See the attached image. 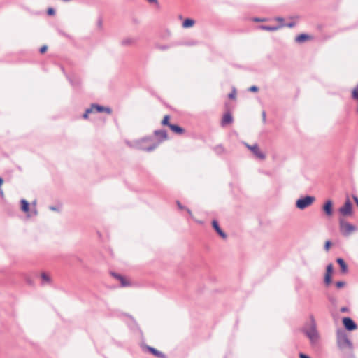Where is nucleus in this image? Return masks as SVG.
I'll return each mask as SVG.
<instances>
[{"instance_id": "obj_1", "label": "nucleus", "mask_w": 358, "mask_h": 358, "mask_svg": "<svg viewBox=\"0 0 358 358\" xmlns=\"http://www.w3.org/2000/svg\"><path fill=\"white\" fill-rule=\"evenodd\" d=\"M151 140L150 137H144L141 139L136 140L134 141H126L127 145L134 149L144 150L146 152H152L159 145V143H155L148 147L143 146V143Z\"/></svg>"}, {"instance_id": "obj_2", "label": "nucleus", "mask_w": 358, "mask_h": 358, "mask_svg": "<svg viewBox=\"0 0 358 358\" xmlns=\"http://www.w3.org/2000/svg\"><path fill=\"white\" fill-rule=\"evenodd\" d=\"M311 324L308 328L304 329V333L309 338L312 345H315L317 343L320 339V335L317 330L316 324L313 316H311Z\"/></svg>"}, {"instance_id": "obj_3", "label": "nucleus", "mask_w": 358, "mask_h": 358, "mask_svg": "<svg viewBox=\"0 0 358 358\" xmlns=\"http://www.w3.org/2000/svg\"><path fill=\"white\" fill-rule=\"evenodd\" d=\"M337 344L341 349L351 348L352 343L344 331L337 332Z\"/></svg>"}, {"instance_id": "obj_4", "label": "nucleus", "mask_w": 358, "mask_h": 358, "mask_svg": "<svg viewBox=\"0 0 358 358\" xmlns=\"http://www.w3.org/2000/svg\"><path fill=\"white\" fill-rule=\"evenodd\" d=\"M315 198L313 196H306L299 199L296 202V206L300 210H304L310 206L314 201Z\"/></svg>"}, {"instance_id": "obj_5", "label": "nucleus", "mask_w": 358, "mask_h": 358, "mask_svg": "<svg viewBox=\"0 0 358 358\" xmlns=\"http://www.w3.org/2000/svg\"><path fill=\"white\" fill-rule=\"evenodd\" d=\"M340 230L344 236H349L355 231V227L343 219L339 220Z\"/></svg>"}, {"instance_id": "obj_6", "label": "nucleus", "mask_w": 358, "mask_h": 358, "mask_svg": "<svg viewBox=\"0 0 358 358\" xmlns=\"http://www.w3.org/2000/svg\"><path fill=\"white\" fill-rule=\"evenodd\" d=\"M245 145L259 159H264L266 158V155L264 153L260 151L259 146L257 144H254L250 145L248 143H245Z\"/></svg>"}, {"instance_id": "obj_7", "label": "nucleus", "mask_w": 358, "mask_h": 358, "mask_svg": "<svg viewBox=\"0 0 358 358\" xmlns=\"http://www.w3.org/2000/svg\"><path fill=\"white\" fill-rule=\"evenodd\" d=\"M343 324L348 331H353L357 328V324L350 317H343Z\"/></svg>"}, {"instance_id": "obj_8", "label": "nucleus", "mask_w": 358, "mask_h": 358, "mask_svg": "<svg viewBox=\"0 0 358 358\" xmlns=\"http://www.w3.org/2000/svg\"><path fill=\"white\" fill-rule=\"evenodd\" d=\"M339 212L345 216L350 215L352 214V203L349 199H348L345 204L340 208Z\"/></svg>"}, {"instance_id": "obj_9", "label": "nucleus", "mask_w": 358, "mask_h": 358, "mask_svg": "<svg viewBox=\"0 0 358 358\" xmlns=\"http://www.w3.org/2000/svg\"><path fill=\"white\" fill-rule=\"evenodd\" d=\"M93 108H94V112L97 113H103L105 112L108 114L112 113V110L109 107H105L96 103H93Z\"/></svg>"}, {"instance_id": "obj_10", "label": "nucleus", "mask_w": 358, "mask_h": 358, "mask_svg": "<svg viewBox=\"0 0 358 358\" xmlns=\"http://www.w3.org/2000/svg\"><path fill=\"white\" fill-rule=\"evenodd\" d=\"M332 201L331 200L327 201L323 206V210L327 216H331L333 214Z\"/></svg>"}, {"instance_id": "obj_11", "label": "nucleus", "mask_w": 358, "mask_h": 358, "mask_svg": "<svg viewBox=\"0 0 358 358\" xmlns=\"http://www.w3.org/2000/svg\"><path fill=\"white\" fill-rule=\"evenodd\" d=\"M212 225H213V229L216 231V232L222 238H227V234L221 229V228L219 226V224L217 222V221L216 220H213L212 222Z\"/></svg>"}, {"instance_id": "obj_12", "label": "nucleus", "mask_w": 358, "mask_h": 358, "mask_svg": "<svg viewBox=\"0 0 358 358\" xmlns=\"http://www.w3.org/2000/svg\"><path fill=\"white\" fill-rule=\"evenodd\" d=\"M259 27L262 30L269 31H275L284 27V24H279V25H276V26L260 25Z\"/></svg>"}, {"instance_id": "obj_13", "label": "nucleus", "mask_w": 358, "mask_h": 358, "mask_svg": "<svg viewBox=\"0 0 358 358\" xmlns=\"http://www.w3.org/2000/svg\"><path fill=\"white\" fill-rule=\"evenodd\" d=\"M146 349L151 352L152 355L156 356L159 358H165V355L164 353H162L161 351L157 350L155 348L150 347V346H146Z\"/></svg>"}, {"instance_id": "obj_14", "label": "nucleus", "mask_w": 358, "mask_h": 358, "mask_svg": "<svg viewBox=\"0 0 358 358\" xmlns=\"http://www.w3.org/2000/svg\"><path fill=\"white\" fill-rule=\"evenodd\" d=\"M154 134L159 138V141L162 142L167 139V134L166 131L164 129L161 130H155L154 131Z\"/></svg>"}, {"instance_id": "obj_15", "label": "nucleus", "mask_w": 358, "mask_h": 358, "mask_svg": "<svg viewBox=\"0 0 358 358\" xmlns=\"http://www.w3.org/2000/svg\"><path fill=\"white\" fill-rule=\"evenodd\" d=\"M336 262L341 267V272L345 273L348 272V266L343 259L339 257L336 259Z\"/></svg>"}, {"instance_id": "obj_16", "label": "nucleus", "mask_w": 358, "mask_h": 358, "mask_svg": "<svg viewBox=\"0 0 358 358\" xmlns=\"http://www.w3.org/2000/svg\"><path fill=\"white\" fill-rule=\"evenodd\" d=\"M233 122V117L229 113L224 115L222 120V125H226L231 124Z\"/></svg>"}, {"instance_id": "obj_17", "label": "nucleus", "mask_w": 358, "mask_h": 358, "mask_svg": "<svg viewBox=\"0 0 358 358\" xmlns=\"http://www.w3.org/2000/svg\"><path fill=\"white\" fill-rule=\"evenodd\" d=\"M169 127L176 134H182L184 133L185 130L181 127L176 124H169Z\"/></svg>"}, {"instance_id": "obj_18", "label": "nucleus", "mask_w": 358, "mask_h": 358, "mask_svg": "<svg viewBox=\"0 0 358 358\" xmlns=\"http://www.w3.org/2000/svg\"><path fill=\"white\" fill-rule=\"evenodd\" d=\"M310 38V36L306 34H301L295 38V41L298 43H302Z\"/></svg>"}, {"instance_id": "obj_19", "label": "nucleus", "mask_w": 358, "mask_h": 358, "mask_svg": "<svg viewBox=\"0 0 358 358\" xmlns=\"http://www.w3.org/2000/svg\"><path fill=\"white\" fill-rule=\"evenodd\" d=\"M20 203H21V210L26 213H29V210L30 208L29 203L25 199H22L20 201Z\"/></svg>"}, {"instance_id": "obj_20", "label": "nucleus", "mask_w": 358, "mask_h": 358, "mask_svg": "<svg viewBox=\"0 0 358 358\" xmlns=\"http://www.w3.org/2000/svg\"><path fill=\"white\" fill-rule=\"evenodd\" d=\"M42 280V285H47L51 283V278L46 273H42L41 275Z\"/></svg>"}, {"instance_id": "obj_21", "label": "nucleus", "mask_w": 358, "mask_h": 358, "mask_svg": "<svg viewBox=\"0 0 358 358\" xmlns=\"http://www.w3.org/2000/svg\"><path fill=\"white\" fill-rule=\"evenodd\" d=\"M194 24V20L190 18L185 19L182 22L183 28H189Z\"/></svg>"}, {"instance_id": "obj_22", "label": "nucleus", "mask_w": 358, "mask_h": 358, "mask_svg": "<svg viewBox=\"0 0 358 358\" xmlns=\"http://www.w3.org/2000/svg\"><path fill=\"white\" fill-rule=\"evenodd\" d=\"M38 215V210L36 207H32L29 208V213H27L28 217H32Z\"/></svg>"}, {"instance_id": "obj_23", "label": "nucleus", "mask_w": 358, "mask_h": 358, "mask_svg": "<svg viewBox=\"0 0 358 358\" xmlns=\"http://www.w3.org/2000/svg\"><path fill=\"white\" fill-rule=\"evenodd\" d=\"M213 150L217 155H222L225 152V150L222 145H217L215 146L213 148Z\"/></svg>"}, {"instance_id": "obj_24", "label": "nucleus", "mask_w": 358, "mask_h": 358, "mask_svg": "<svg viewBox=\"0 0 358 358\" xmlns=\"http://www.w3.org/2000/svg\"><path fill=\"white\" fill-rule=\"evenodd\" d=\"M134 40L131 38H127L125 39H123L121 42L122 45H132L134 43Z\"/></svg>"}, {"instance_id": "obj_25", "label": "nucleus", "mask_w": 358, "mask_h": 358, "mask_svg": "<svg viewBox=\"0 0 358 358\" xmlns=\"http://www.w3.org/2000/svg\"><path fill=\"white\" fill-rule=\"evenodd\" d=\"M352 96L354 99H356L358 101V85L355 88L353 89Z\"/></svg>"}, {"instance_id": "obj_26", "label": "nucleus", "mask_w": 358, "mask_h": 358, "mask_svg": "<svg viewBox=\"0 0 358 358\" xmlns=\"http://www.w3.org/2000/svg\"><path fill=\"white\" fill-rule=\"evenodd\" d=\"M156 48H157L158 50H166L167 49H169L171 46L170 45H156Z\"/></svg>"}, {"instance_id": "obj_27", "label": "nucleus", "mask_w": 358, "mask_h": 358, "mask_svg": "<svg viewBox=\"0 0 358 358\" xmlns=\"http://www.w3.org/2000/svg\"><path fill=\"white\" fill-rule=\"evenodd\" d=\"M119 281L120 282L122 287H127L129 285L123 276H120Z\"/></svg>"}, {"instance_id": "obj_28", "label": "nucleus", "mask_w": 358, "mask_h": 358, "mask_svg": "<svg viewBox=\"0 0 358 358\" xmlns=\"http://www.w3.org/2000/svg\"><path fill=\"white\" fill-rule=\"evenodd\" d=\"M331 282V275L329 274H325L324 275V283L329 285Z\"/></svg>"}, {"instance_id": "obj_29", "label": "nucleus", "mask_w": 358, "mask_h": 358, "mask_svg": "<svg viewBox=\"0 0 358 358\" xmlns=\"http://www.w3.org/2000/svg\"><path fill=\"white\" fill-rule=\"evenodd\" d=\"M332 272H333V265L331 264H329L327 266L325 274H329L331 275Z\"/></svg>"}, {"instance_id": "obj_30", "label": "nucleus", "mask_w": 358, "mask_h": 358, "mask_svg": "<svg viewBox=\"0 0 358 358\" xmlns=\"http://www.w3.org/2000/svg\"><path fill=\"white\" fill-rule=\"evenodd\" d=\"M169 121V115H166L164 117V119L162 120V124L163 125H167L169 127V124H171Z\"/></svg>"}, {"instance_id": "obj_31", "label": "nucleus", "mask_w": 358, "mask_h": 358, "mask_svg": "<svg viewBox=\"0 0 358 358\" xmlns=\"http://www.w3.org/2000/svg\"><path fill=\"white\" fill-rule=\"evenodd\" d=\"M236 90L234 88L231 92L229 94V98L231 99H234L236 98Z\"/></svg>"}, {"instance_id": "obj_32", "label": "nucleus", "mask_w": 358, "mask_h": 358, "mask_svg": "<svg viewBox=\"0 0 358 358\" xmlns=\"http://www.w3.org/2000/svg\"><path fill=\"white\" fill-rule=\"evenodd\" d=\"M345 285V282H343V281H338V282H336V287H338V288H342V287H343Z\"/></svg>"}, {"instance_id": "obj_33", "label": "nucleus", "mask_w": 358, "mask_h": 358, "mask_svg": "<svg viewBox=\"0 0 358 358\" xmlns=\"http://www.w3.org/2000/svg\"><path fill=\"white\" fill-rule=\"evenodd\" d=\"M259 90L258 87L253 85L248 88V91L252 92H257Z\"/></svg>"}, {"instance_id": "obj_34", "label": "nucleus", "mask_w": 358, "mask_h": 358, "mask_svg": "<svg viewBox=\"0 0 358 358\" xmlns=\"http://www.w3.org/2000/svg\"><path fill=\"white\" fill-rule=\"evenodd\" d=\"M87 114H90L94 112V108H93V103L90 106L89 108H87L86 110Z\"/></svg>"}, {"instance_id": "obj_35", "label": "nucleus", "mask_w": 358, "mask_h": 358, "mask_svg": "<svg viewBox=\"0 0 358 358\" xmlns=\"http://www.w3.org/2000/svg\"><path fill=\"white\" fill-rule=\"evenodd\" d=\"M262 118L264 124L266 122V113L264 110L262 112Z\"/></svg>"}, {"instance_id": "obj_36", "label": "nucleus", "mask_w": 358, "mask_h": 358, "mask_svg": "<svg viewBox=\"0 0 358 358\" xmlns=\"http://www.w3.org/2000/svg\"><path fill=\"white\" fill-rule=\"evenodd\" d=\"M331 245V242L330 241H327L325 242V245H324V249L326 250H328L330 248V246Z\"/></svg>"}, {"instance_id": "obj_37", "label": "nucleus", "mask_w": 358, "mask_h": 358, "mask_svg": "<svg viewBox=\"0 0 358 358\" xmlns=\"http://www.w3.org/2000/svg\"><path fill=\"white\" fill-rule=\"evenodd\" d=\"M284 24V27H287L289 28H292L295 26V22H289V23H287V24Z\"/></svg>"}, {"instance_id": "obj_38", "label": "nucleus", "mask_w": 358, "mask_h": 358, "mask_svg": "<svg viewBox=\"0 0 358 358\" xmlns=\"http://www.w3.org/2000/svg\"><path fill=\"white\" fill-rule=\"evenodd\" d=\"M275 20L277 21V22H281V24H284L283 22H284V18L281 17H276L275 18Z\"/></svg>"}, {"instance_id": "obj_39", "label": "nucleus", "mask_w": 358, "mask_h": 358, "mask_svg": "<svg viewBox=\"0 0 358 358\" xmlns=\"http://www.w3.org/2000/svg\"><path fill=\"white\" fill-rule=\"evenodd\" d=\"M48 49V47L46 45H43L40 48V52L44 53Z\"/></svg>"}, {"instance_id": "obj_40", "label": "nucleus", "mask_w": 358, "mask_h": 358, "mask_svg": "<svg viewBox=\"0 0 358 358\" xmlns=\"http://www.w3.org/2000/svg\"><path fill=\"white\" fill-rule=\"evenodd\" d=\"M55 13V10L52 8H50L48 10V15H53Z\"/></svg>"}, {"instance_id": "obj_41", "label": "nucleus", "mask_w": 358, "mask_h": 358, "mask_svg": "<svg viewBox=\"0 0 358 358\" xmlns=\"http://www.w3.org/2000/svg\"><path fill=\"white\" fill-rule=\"evenodd\" d=\"M349 311V308L348 307H342L341 308V313H347Z\"/></svg>"}, {"instance_id": "obj_42", "label": "nucleus", "mask_w": 358, "mask_h": 358, "mask_svg": "<svg viewBox=\"0 0 358 358\" xmlns=\"http://www.w3.org/2000/svg\"><path fill=\"white\" fill-rule=\"evenodd\" d=\"M112 275L116 278L118 280H120V276H122L120 274H117V273H112Z\"/></svg>"}, {"instance_id": "obj_43", "label": "nucleus", "mask_w": 358, "mask_h": 358, "mask_svg": "<svg viewBox=\"0 0 358 358\" xmlns=\"http://www.w3.org/2000/svg\"><path fill=\"white\" fill-rule=\"evenodd\" d=\"M299 358H310L308 355L303 354V353H300L299 354Z\"/></svg>"}, {"instance_id": "obj_44", "label": "nucleus", "mask_w": 358, "mask_h": 358, "mask_svg": "<svg viewBox=\"0 0 358 358\" xmlns=\"http://www.w3.org/2000/svg\"><path fill=\"white\" fill-rule=\"evenodd\" d=\"M177 205H178V208L180 209H184L185 208V207L183 206H182V204L179 201H177Z\"/></svg>"}, {"instance_id": "obj_45", "label": "nucleus", "mask_w": 358, "mask_h": 358, "mask_svg": "<svg viewBox=\"0 0 358 358\" xmlns=\"http://www.w3.org/2000/svg\"><path fill=\"white\" fill-rule=\"evenodd\" d=\"M50 209L52 211H57V208L55 207V206H50Z\"/></svg>"}, {"instance_id": "obj_46", "label": "nucleus", "mask_w": 358, "mask_h": 358, "mask_svg": "<svg viewBox=\"0 0 358 358\" xmlns=\"http://www.w3.org/2000/svg\"><path fill=\"white\" fill-rule=\"evenodd\" d=\"M255 21H256V22H264V21H265V20L264 19H260V18H255Z\"/></svg>"}, {"instance_id": "obj_47", "label": "nucleus", "mask_w": 358, "mask_h": 358, "mask_svg": "<svg viewBox=\"0 0 358 358\" xmlns=\"http://www.w3.org/2000/svg\"><path fill=\"white\" fill-rule=\"evenodd\" d=\"M88 115L89 114H87V112L85 111V113L83 115V117L84 119H87L88 117Z\"/></svg>"}, {"instance_id": "obj_48", "label": "nucleus", "mask_w": 358, "mask_h": 358, "mask_svg": "<svg viewBox=\"0 0 358 358\" xmlns=\"http://www.w3.org/2000/svg\"><path fill=\"white\" fill-rule=\"evenodd\" d=\"M353 199L358 206V197L355 196H353Z\"/></svg>"}, {"instance_id": "obj_49", "label": "nucleus", "mask_w": 358, "mask_h": 358, "mask_svg": "<svg viewBox=\"0 0 358 358\" xmlns=\"http://www.w3.org/2000/svg\"><path fill=\"white\" fill-rule=\"evenodd\" d=\"M36 201H33V202L31 203V208H32V207H36Z\"/></svg>"}, {"instance_id": "obj_50", "label": "nucleus", "mask_w": 358, "mask_h": 358, "mask_svg": "<svg viewBox=\"0 0 358 358\" xmlns=\"http://www.w3.org/2000/svg\"><path fill=\"white\" fill-rule=\"evenodd\" d=\"M150 3H157V0H148Z\"/></svg>"}, {"instance_id": "obj_51", "label": "nucleus", "mask_w": 358, "mask_h": 358, "mask_svg": "<svg viewBox=\"0 0 358 358\" xmlns=\"http://www.w3.org/2000/svg\"><path fill=\"white\" fill-rule=\"evenodd\" d=\"M0 196H1V197H3V192L2 189H1V187H0Z\"/></svg>"}, {"instance_id": "obj_52", "label": "nucleus", "mask_w": 358, "mask_h": 358, "mask_svg": "<svg viewBox=\"0 0 358 358\" xmlns=\"http://www.w3.org/2000/svg\"><path fill=\"white\" fill-rule=\"evenodd\" d=\"M3 182V180L1 177H0V187H1Z\"/></svg>"}, {"instance_id": "obj_53", "label": "nucleus", "mask_w": 358, "mask_h": 358, "mask_svg": "<svg viewBox=\"0 0 358 358\" xmlns=\"http://www.w3.org/2000/svg\"><path fill=\"white\" fill-rule=\"evenodd\" d=\"M187 210L189 214H192V212H191V210L189 209H187Z\"/></svg>"}, {"instance_id": "obj_54", "label": "nucleus", "mask_w": 358, "mask_h": 358, "mask_svg": "<svg viewBox=\"0 0 358 358\" xmlns=\"http://www.w3.org/2000/svg\"><path fill=\"white\" fill-rule=\"evenodd\" d=\"M357 111H358V106H357Z\"/></svg>"}]
</instances>
